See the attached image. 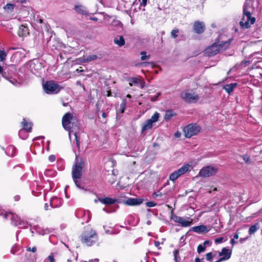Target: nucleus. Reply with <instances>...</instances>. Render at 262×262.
<instances>
[{"label": "nucleus", "instance_id": "40", "mask_svg": "<svg viewBox=\"0 0 262 262\" xmlns=\"http://www.w3.org/2000/svg\"><path fill=\"white\" fill-rule=\"evenodd\" d=\"M48 259L51 262H55V260L54 258L53 254L51 253L49 256H48Z\"/></svg>", "mask_w": 262, "mask_h": 262}, {"label": "nucleus", "instance_id": "52", "mask_svg": "<svg viewBox=\"0 0 262 262\" xmlns=\"http://www.w3.org/2000/svg\"><path fill=\"white\" fill-rule=\"evenodd\" d=\"M236 242L235 241L234 239H231L230 240V243L233 245L234 244H235Z\"/></svg>", "mask_w": 262, "mask_h": 262}, {"label": "nucleus", "instance_id": "41", "mask_svg": "<svg viewBox=\"0 0 262 262\" xmlns=\"http://www.w3.org/2000/svg\"><path fill=\"white\" fill-rule=\"evenodd\" d=\"M223 237H220L215 239V243L216 244H220L223 241Z\"/></svg>", "mask_w": 262, "mask_h": 262}, {"label": "nucleus", "instance_id": "43", "mask_svg": "<svg viewBox=\"0 0 262 262\" xmlns=\"http://www.w3.org/2000/svg\"><path fill=\"white\" fill-rule=\"evenodd\" d=\"M6 8L9 10H12L14 8V6L11 4H7L6 6Z\"/></svg>", "mask_w": 262, "mask_h": 262}, {"label": "nucleus", "instance_id": "3", "mask_svg": "<svg viewBox=\"0 0 262 262\" xmlns=\"http://www.w3.org/2000/svg\"><path fill=\"white\" fill-rule=\"evenodd\" d=\"M78 119L73 114L68 112L66 113L62 119V124L63 127L69 132V135L71 138V134L72 132V129L77 126Z\"/></svg>", "mask_w": 262, "mask_h": 262}, {"label": "nucleus", "instance_id": "11", "mask_svg": "<svg viewBox=\"0 0 262 262\" xmlns=\"http://www.w3.org/2000/svg\"><path fill=\"white\" fill-rule=\"evenodd\" d=\"M159 116V113L155 112L150 119H148L144 123L142 127V133L151 128L153 126V123L158 121Z\"/></svg>", "mask_w": 262, "mask_h": 262}, {"label": "nucleus", "instance_id": "24", "mask_svg": "<svg viewBox=\"0 0 262 262\" xmlns=\"http://www.w3.org/2000/svg\"><path fill=\"white\" fill-rule=\"evenodd\" d=\"M75 11L79 14L85 15L88 13V11L85 7L82 5H77L75 6Z\"/></svg>", "mask_w": 262, "mask_h": 262}, {"label": "nucleus", "instance_id": "32", "mask_svg": "<svg viewBox=\"0 0 262 262\" xmlns=\"http://www.w3.org/2000/svg\"><path fill=\"white\" fill-rule=\"evenodd\" d=\"M140 54L141 55V60H146V59H148L149 58L150 56L149 55L147 56L146 55V52L145 51H142L140 53Z\"/></svg>", "mask_w": 262, "mask_h": 262}, {"label": "nucleus", "instance_id": "57", "mask_svg": "<svg viewBox=\"0 0 262 262\" xmlns=\"http://www.w3.org/2000/svg\"><path fill=\"white\" fill-rule=\"evenodd\" d=\"M195 262H201L200 259L199 258H196Z\"/></svg>", "mask_w": 262, "mask_h": 262}, {"label": "nucleus", "instance_id": "64", "mask_svg": "<svg viewBox=\"0 0 262 262\" xmlns=\"http://www.w3.org/2000/svg\"><path fill=\"white\" fill-rule=\"evenodd\" d=\"M67 262H73L71 259H68Z\"/></svg>", "mask_w": 262, "mask_h": 262}, {"label": "nucleus", "instance_id": "36", "mask_svg": "<svg viewBox=\"0 0 262 262\" xmlns=\"http://www.w3.org/2000/svg\"><path fill=\"white\" fill-rule=\"evenodd\" d=\"M161 95L160 93H158L156 96H149V99L152 102L156 101L157 100L158 97Z\"/></svg>", "mask_w": 262, "mask_h": 262}, {"label": "nucleus", "instance_id": "55", "mask_svg": "<svg viewBox=\"0 0 262 262\" xmlns=\"http://www.w3.org/2000/svg\"><path fill=\"white\" fill-rule=\"evenodd\" d=\"M102 116L105 118L106 117V114L105 113H103L102 114Z\"/></svg>", "mask_w": 262, "mask_h": 262}, {"label": "nucleus", "instance_id": "44", "mask_svg": "<svg viewBox=\"0 0 262 262\" xmlns=\"http://www.w3.org/2000/svg\"><path fill=\"white\" fill-rule=\"evenodd\" d=\"M55 159L56 157L54 155H50L49 157V160L51 162L55 161Z\"/></svg>", "mask_w": 262, "mask_h": 262}, {"label": "nucleus", "instance_id": "46", "mask_svg": "<svg viewBox=\"0 0 262 262\" xmlns=\"http://www.w3.org/2000/svg\"><path fill=\"white\" fill-rule=\"evenodd\" d=\"M152 195L154 198L161 196H162V193L161 192H155L153 193Z\"/></svg>", "mask_w": 262, "mask_h": 262}, {"label": "nucleus", "instance_id": "35", "mask_svg": "<svg viewBox=\"0 0 262 262\" xmlns=\"http://www.w3.org/2000/svg\"><path fill=\"white\" fill-rule=\"evenodd\" d=\"M206 259L208 261H211L213 258V256L211 252H209L206 254Z\"/></svg>", "mask_w": 262, "mask_h": 262}, {"label": "nucleus", "instance_id": "31", "mask_svg": "<svg viewBox=\"0 0 262 262\" xmlns=\"http://www.w3.org/2000/svg\"><path fill=\"white\" fill-rule=\"evenodd\" d=\"M6 56L7 53L4 51L0 50V61H4L6 59Z\"/></svg>", "mask_w": 262, "mask_h": 262}, {"label": "nucleus", "instance_id": "30", "mask_svg": "<svg viewBox=\"0 0 262 262\" xmlns=\"http://www.w3.org/2000/svg\"><path fill=\"white\" fill-rule=\"evenodd\" d=\"M79 179V178L73 179L74 182L78 188L80 189H83V186L82 185L81 183L78 181Z\"/></svg>", "mask_w": 262, "mask_h": 262}, {"label": "nucleus", "instance_id": "48", "mask_svg": "<svg viewBox=\"0 0 262 262\" xmlns=\"http://www.w3.org/2000/svg\"><path fill=\"white\" fill-rule=\"evenodd\" d=\"M125 104H126V100L125 99H124L122 101V103L121 104V106H122L123 107V110L122 111V113H123L124 112V106L125 105Z\"/></svg>", "mask_w": 262, "mask_h": 262}, {"label": "nucleus", "instance_id": "39", "mask_svg": "<svg viewBox=\"0 0 262 262\" xmlns=\"http://www.w3.org/2000/svg\"><path fill=\"white\" fill-rule=\"evenodd\" d=\"M36 250L37 248L36 247H33L32 248H31L30 247L27 248V251H32V252L34 253L36 251Z\"/></svg>", "mask_w": 262, "mask_h": 262}, {"label": "nucleus", "instance_id": "63", "mask_svg": "<svg viewBox=\"0 0 262 262\" xmlns=\"http://www.w3.org/2000/svg\"><path fill=\"white\" fill-rule=\"evenodd\" d=\"M110 95H111V92H109V91H108V92H107V96H110Z\"/></svg>", "mask_w": 262, "mask_h": 262}, {"label": "nucleus", "instance_id": "25", "mask_svg": "<svg viewBox=\"0 0 262 262\" xmlns=\"http://www.w3.org/2000/svg\"><path fill=\"white\" fill-rule=\"evenodd\" d=\"M176 115V114L171 110H169L166 111L164 116V119L166 121H168L171 119Z\"/></svg>", "mask_w": 262, "mask_h": 262}, {"label": "nucleus", "instance_id": "60", "mask_svg": "<svg viewBox=\"0 0 262 262\" xmlns=\"http://www.w3.org/2000/svg\"><path fill=\"white\" fill-rule=\"evenodd\" d=\"M223 260H220V258H219L218 260H215L214 261H213V262H221V261H222Z\"/></svg>", "mask_w": 262, "mask_h": 262}, {"label": "nucleus", "instance_id": "62", "mask_svg": "<svg viewBox=\"0 0 262 262\" xmlns=\"http://www.w3.org/2000/svg\"><path fill=\"white\" fill-rule=\"evenodd\" d=\"M126 97H128V98H131V95H129V94H127V96H126Z\"/></svg>", "mask_w": 262, "mask_h": 262}, {"label": "nucleus", "instance_id": "42", "mask_svg": "<svg viewBox=\"0 0 262 262\" xmlns=\"http://www.w3.org/2000/svg\"><path fill=\"white\" fill-rule=\"evenodd\" d=\"M243 159L247 163H250V158L247 156V155H244L243 156Z\"/></svg>", "mask_w": 262, "mask_h": 262}, {"label": "nucleus", "instance_id": "15", "mask_svg": "<svg viewBox=\"0 0 262 262\" xmlns=\"http://www.w3.org/2000/svg\"><path fill=\"white\" fill-rule=\"evenodd\" d=\"M232 254V250L227 248H223L221 252H219V255L221 256L220 260H226L229 259Z\"/></svg>", "mask_w": 262, "mask_h": 262}, {"label": "nucleus", "instance_id": "58", "mask_svg": "<svg viewBox=\"0 0 262 262\" xmlns=\"http://www.w3.org/2000/svg\"><path fill=\"white\" fill-rule=\"evenodd\" d=\"M83 70H80V69H77L76 71L78 72V73H79V72H82Z\"/></svg>", "mask_w": 262, "mask_h": 262}, {"label": "nucleus", "instance_id": "53", "mask_svg": "<svg viewBox=\"0 0 262 262\" xmlns=\"http://www.w3.org/2000/svg\"><path fill=\"white\" fill-rule=\"evenodd\" d=\"M48 205L47 203H46L45 205V210H48Z\"/></svg>", "mask_w": 262, "mask_h": 262}, {"label": "nucleus", "instance_id": "21", "mask_svg": "<svg viewBox=\"0 0 262 262\" xmlns=\"http://www.w3.org/2000/svg\"><path fill=\"white\" fill-rule=\"evenodd\" d=\"M98 201L102 204L106 205H112L115 204L116 202V199H113L108 197L103 199L99 198Z\"/></svg>", "mask_w": 262, "mask_h": 262}, {"label": "nucleus", "instance_id": "2", "mask_svg": "<svg viewBox=\"0 0 262 262\" xmlns=\"http://www.w3.org/2000/svg\"><path fill=\"white\" fill-rule=\"evenodd\" d=\"M230 41L217 40L205 50V53L208 56H213L219 52L225 50L229 46Z\"/></svg>", "mask_w": 262, "mask_h": 262}, {"label": "nucleus", "instance_id": "45", "mask_svg": "<svg viewBox=\"0 0 262 262\" xmlns=\"http://www.w3.org/2000/svg\"><path fill=\"white\" fill-rule=\"evenodd\" d=\"M178 254H179L178 250H176L174 251L173 254H174V259L176 261H177V257H178Z\"/></svg>", "mask_w": 262, "mask_h": 262}, {"label": "nucleus", "instance_id": "33", "mask_svg": "<svg viewBox=\"0 0 262 262\" xmlns=\"http://www.w3.org/2000/svg\"><path fill=\"white\" fill-rule=\"evenodd\" d=\"M179 32L178 29L172 30L171 32V36L172 38H176L178 36V33Z\"/></svg>", "mask_w": 262, "mask_h": 262}, {"label": "nucleus", "instance_id": "14", "mask_svg": "<svg viewBox=\"0 0 262 262\" xmlns=\"http://www.w3.org/2000/svg\"><path fill=\"white\" fill-rule=\"evenodd\" d=\"M21 125L23 126V129L19 130V135L20 138L23 139H25L26 137H23L21 136V134L25 131L27 132H31L32 130V124L31 122H28L25 118H24L23 119V121L21 122Z\"/></svg>", "mask_w": 262, "mask_h": 262}, {"label": "nucleus", "instance_id": "1", "mask_svg": "<svg viewBox=\"0 0 262 262\" xmlns=\"http://www.w3.org/2000/svg\"><path fill=\"white\" fill-rule=\"evenodd\" d=\"M251 3L246 0L243 7V17L240 21V25L243 28H248L255 21V18L251 16V11L252 10Z\"/></svg>", "mask_w": 262, "mask_h": 262}, {"label": "nucleus", "instance_id": "34", "mask_svg": "<svg viewBox=\"0 0 262 262\" xmlns=\"http://www.w3.org/2000/svg\"><path fill=\"white\" fill-rule=\"evenodd\" d=\"M198 252L199 253H201L205 250V247L202 246V245H199L197 248Z\"/></svg>", "mask_w": 262, "mask_h": 262}, {"label": "nucleus", "instance_id": "6", "mask_svg": "<svg viewBox=\"0 0 262 262\" xmlns=\"http://www.w3.org/2000/svg\"><path fill=\"white\" fill-rule=\"evenodd\" d=\"M182 99L188 103H195L198 102L200 97L194 92L190 91H184L181 94Z\"/></svg>", "mask_w": 262, "mask_h": 262}, {"label": "nucleus", "instance_id": "29", "mask_svg": "<svg viewBox=\"0 0 262 262\" xmlns=\"http://www.w3.org/2000/svg\"><path fill=\"white\" fill-rule=\"evenodd\" d=\"M258 228L256 225L251 226L249 229V234L251 235L254 233L258 230Z\"/></svg>", "mask_w": 262, "mask_h": 262}, {"label": "nucleus", "instance_id": "16", "mask_svg": "<svg viewBox=\"0 0 262 262\" xmlns=\"http://www.w3.org/2000/svg\"><path fill=\"white\" fill-rule=\"evenodd\" d=\"M143 200L141 198H128L124 202V204L129 206H136L142 203Z\"/></svg>", "mask_w": 262, "mask_h": 262}, {"label": "nucleus", "instance_id": "28", "mask_svg": "<svg viewBox=\"0 0 262 262\" xmlns=\"http://www.w3.org/2000/svg\"><path fill=\"white\" fill-rule=\"evenodd\" d=\"M29 34L27 28L24 25H21L19 28V35L25 36Z\"/></svg>", "mask_w": 262, "mask_h": 262}, {"label": "nucleus", "instance_id": "54", "mask_svg": "<svg viewBox=\"0 0 262 262\" xmlns=\"http://www.w3.org/2000/svg\"><path fill=\"white\" fill-rule=\"evenodd\" d=\"M238 238V234H235L234 235V239H237Z\"/></svg>", "mask_w": 262, "mask_h": 262}, {"label": "nucleus", "instance_id": "37", "mask_svg": "<svg viewBox=\"0 0 262 262\" xmlns=\"http://www.w3.org/2000/svg\"><path fill=\"white\" fill-rule=\"evenodd\" d=\"M146 206H147L148 207H152L156 205V203H155L154 202L150 201V202H147L146 203Z\"/></svg>", "mask_w": 262, "mask_h": 262}, {"label": "nucleus", "instance_id": "5", "mask_svg": "<svg viewBox=\"0 0 262 262\" xmlns=\"http://www.w3.org/2000/svg\"><path fill=\"white\" fill-rule=\"evenodd\" d=\"M201 131V127L196 123H191L186 126L184 129L183 132L185 136L189 138L193 136L197 135Z\"/></svg>", "mask_w": 262, "mask_h": 262}, {"label": "nucleus", "instance_id": "56", "mask_svg": "<svg viewBox=\"0 0 262 262\" xmlns=\"http://www.w3.org/2000/svg\"><path fill=\"white\" fill-rule=\"evenodd\" d=\"M209 241H205L204 242V246H205V245H206L207 244H209Z\"/></svg>", "mask_w": 262, "mask_h": 262}, {"label": "nucleus", "instance_id": "4", "mask_svg": "<svg viewBox=\"0 0 262 262\" xmlns=\"http://www.w3.org/2000/svg\"><path fill=\"white\" fill-rule=\"evenodd\" d=\"M97 239L98 236L96 232L93 229L85 231L81 236V243L87 246L93 245L97 242Z\"/></svg>", "mask_w": 262, "mask_h": 262}, {"label": "nucleus", "instance_id": "50", "mask_svg": "<svg viewBox=\"0 0 262 262\" xmlns=\"http://www.w3.org/2000/svg\"><path fill=\"white\" fill-rule=\"evenodd\" d=\"M147 0H142V3H141V5L143 6L144 7H145L146 5V4H147Z\"/></svg>", "mask_w": 262, "mask_h": 262}, {"label": "nucleus", "instance_id": "49", "mask_svg": "<svg viewBox=\"0 0 262 262\" xmlns=\"http://www.w3.org/2000/svg\"><path fill=\"white\" fill-rule=\"evenodd\" d=\"M181 136V133L180 132H177L175 134H174V136L176 137V138H180Z\"/></svg>", "mask_w": 262, "mask_h": 262}, {"label": "nucleus", "instance_id": "51", "mask_svg": "<svg viewBox=\"0 0 262 262\" xmlns=\"http://www.w3.org/2000/svg\"><path fill=\"white\" fill-rule=\"evenodd\" d=\"M76 85H79V86H82V87L84 86L83 85L81 84V82L80 81H77L76 82Z\"/></svg>", "mask_w": 262, "mask_h": 262}, {"label": "nucleus", "instance_id": "13", "mask_svg": "<svg viewBox=\"0 0 262 262\" xmlns=\"http://www.w3.org/2000/svg\"><path fill=\"white\" fill-rule=\"evenodd\" d=\"M171 219L174 222L180 224L183 227H189L192 224V220H191V221H188L184 217L176 215H172Z\"/></svg>", "mask_w": 262, "mask_h": 262}, {"label": "nucleus", "instance_id": "9", "mask_svg": "<svg viewBox=\"0 0 262 262\" xmlns=\"http://www.w3.org/2000/svg\"><path fill=\"white\" fill-rule=\"evenodd\" d=\"M218 168L215 166H207L203 167L199 171V176L203 178H207L215 174Z\"/></svg>", "mask_w": 262, "mask_h": 262}, {"label": "nucleus", "instance_id": "59", "mask_svg": "<svg viewBox=\"0 0 262 262\" xmlns=\"http://www.w3.org/2000/svg\"><path fill=\"white\" fill-rule=\"evenodd\" d=\"M3 69L2 66H0V74L3 72Z\"/></svg>", "mask_w": 262, "mask_h": 262}, {"label": "nucleus", "instance_id": "61", "mask_svg": "<svg viewBox=\"0 0 262 262\" xmlns=\"http://www.w3.org/2000/svg\"><path fill=\"white\" fill-rule=\"evenodd\" d=\"M92 19H93V20H94L95 21H96V20H97L98 19L96 17H94V18H92Z\"/></svg>", "mask_w": 262, "mask_h": 262}, {"label": "nucleus", "instance_id": "22", "mask_svg": "<svg viewBox=\"0 0 262 262\" xmlns=\"http://www.w3.org/2000/svg\"><path fill=\"white\" fill-rule=\"evenodd\" d=\"M237 84L236 83L227 84L224 86L223 88L227 93L230 94L233 90L237 86Z\"/></svg>", "mask_w": 262, "mask_h": 262}, {"label": "nucleus", "instance_id": "18", "mask_svg": "<svg viewBox=\"0 0 262 262\" xmlns=\"http://www.w3.org/2000/svg\"><path fill=\"white\" fill-rule=\"evenodd\" d=\"M129 84L131 86H133V84L139 85H140V88L142 89L144 86L145 82L144 81H141L138 78L133 77L129 80Z\"/></svg>", "mask_w": 262, "mask_h": 262}, {"label": "nucleus", "instance_id": "17", "mask_svg": "<svg viewBox=\"0 0 262 262\" xmlns=\"http://www.w3.org/2000/svg\"><path fill=\"white\" fill-rule=\"evenodd\" d=\"M194 31L198 34L202 33L205 30V25L202 22L195 21L193 25Z\"/></svg>", "mask_w": 262, "mask_h": 262}, {"label": "nucleus", "instance_id": "19", "mask_svg": "<svg viewBox=\"0 0 262 262\" xmlns=\"http://www.w3.org/2000/svg\"><path fill=\"white\" fill-rule=\"evenodd\" d=\"M192 230L198 233H206L208 231L206 226L203 225L193 227Z\"/></svg>", "mask_w": 262, "mask_h": 262}, {"label": "nucleus", "instance_id": "38", "mask_svg": "<svg viewBox=\"0 0 262 262\" xmlns=\"http://www.w3.org/2000/svg\"><path fill=\"white\" fill-rule=\"evenodd\" d=\"M74 135L75 136V140H76V146H77V147L78 148H79V145H80L79 139V138H78L76 133H75Z\"/></svg>", "mask_w": 262, "mask_h": 262}, {"label": "nucleus", "instance_id": "26", "mask_svg": "<svg viewBox=\"0 0 262 262\" xmlns=\"http://www.w3.org/2000/svg\"><path fill=\"white\" fill-rule=\"evenodd\" d=\"M97 58L98 57L96 55H90L85 58H83L82 59L80 60V61L82 62H89L91 61H93L97 59Z\"/></svg>", "mask_w": 262, "mask_h": 262}, {"label": "nucleus", "instance_id": "27", "mask_svg": "<svg viewBox=\"0 0 262 262\" xmlns=\"http://www.w3.org/2000/svg\"><path fill=\"white\" fill-rule=\"evenodd\" d=\"M5 152L6 154L9 156L12 157L15 155V148L13 145H10L7 147Z\"/></svg>", "mask_w": 262, "mask_h": 262}, {"label": "nucleus", "instance_id": "10", "mask_svg": "<svg viewBox=\"0 0 262 262\" xmlns=\"http://www.w3.org/2000/svg\"><path fill=\"white\" fill-rule=\"evenodd\" d=\"M190 167L191 166L189 164H184L181 168L174 171L170 175L169 179L172 181L176 180L179 177L189 171Z\"/></svg>", "mask_w": 262, "mask_h": 262}, {"label": "nucleus", "instance_id": "7", "mask_svg": "<svg viewBox=\"0 0 262 262\" xmlns=\"http://www.w3.org/2000/svg\"><path fill=\"white\" fill-rule=\"evenodd\" d=\"M83 166V162L82 160L76 157L75 159V163L72 168L73 179L81 178L82 176Z\"/></svg>", "mask_w": 262, "mask_h": 262}, {"label": "nucleus", "instance_id": "20", "mask_svg": "<svg viewBox=\"0 0 262 262\" xmlns=\"http://www.w3.org/2000/svg\"><path fill=\"white\" fill-rule=\"evenodd\" d=\"M61 200L57 197L54 196L50 200V206L52 208H56L61 205Z\"/></svg>", "mask_w": 262, "mask_h": 262}, {"label": "nucleus", "instance_id": "23", "mask_svg": "<svg viewBox=\"0 0 262 262\" xmlns=\"http://www.w3.org/2000/svg\"><path fill=\"white\" fill-rule=\"evenodd\" d=\"M114 41L115 44L119 47H122L125 44V40L122 36H117L115 37Z\"/></svg>", "mask_w": 262, "mask_h": 262}, {"label": "nucleus", "instance_id": "8", "mask_svg": "<svg viewBox=\"0 0 262 262\" xmlns=\"http://www.w3.org/2000/svg\"><path fill=\"white\" fill-rule=\"evenodd\" d=\"M45 92L48 94H56L60 90L59 85L54 81H48L43 85Z\"/></svg>", "mask_w": 262, "mask_h": 262}, {"label": "nucleus", "instance_id": "47", "mask_svg": "<svg viewBox=\"0 0 262 262\" xmlns=\"http://www.w3.org/2000/svg\"><path fill=\"white\" fill-rule=\"evenodd\" d=\"M155 246L157 247L159 249H160L161 248L160 247V243L158 241H155L154 243Z\"/></svg>", "mask_w": 262, "mask_h": 262}, {"label": "nucleus", "instance_id": "12", "mask_svg": "<svg viewBox=\"0 0 262 262\" xmlns=\"http://www.w3.org/2000/svg\"><path fill=\"white\" fill-rule=\"evenodd\" d=\"M0 216H3L5 219H11L12 224L15 226L20 225V221L17 215L12 212H6L4 210H0Z\"/></svg>", "mask_w": 262, "mask_h": 262}]
</instances>
